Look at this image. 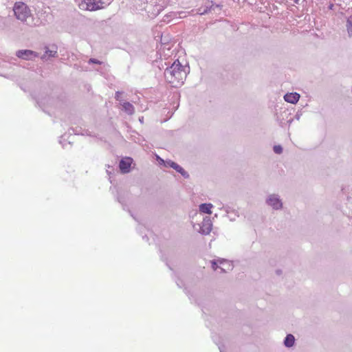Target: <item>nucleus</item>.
I'll list each match as a JSON object with an SVG mask.
<instances>
[{
	"instance_id": "nucleus-1",
	"label": "nucleus",
	"mask_w": 352,
	"mask_h": 352,
	"mask_svg": "<svg viewBox=\"0 0 352 352\" xmlns=\"http://www.w3.org/2000/svg\"><path fill=\"white\" fill-rule=\"evenodd\" d=\"M189 67L186 69L178 60H175L170 66L165 69L164 78L173 87H178L183 85Z\"/></svg>"
},
{
	"instance_id": "nucleus-2",
	"label": "nucleus",
	"mask_w": 352,
	"mask_h": 352,
	"mask_svg": "<svg viewBox=\"0 0 352 352\" xmlns=\"http://www.w3.org/2000/svg\"><path fill=\"white\" fill-rule=\"evenodd\" d=\"M13 11L16 18L23 23H27L28 19L32 17L30 8L23 2H16L13 7Z\"/></svg>"
},
{
	"instance_id": "nucleus-3",
	"label": "nucleus",
	"mask_w": 352,
	"mask_h": 352,
	"mask_svg": "<svg viewBox=\"0 0 352 352\" xmlns=\"http://www.w3.org/2000/svg\"><path fill=\"white\" fill-rule=\"evenodd\" d=\"M266 204L274 210H280L283 208V203L278 194H270L265 199Z\"/></svg>"
},
{
	"instance_id": "nucleus-4",
	"label": "nucleus",
	"mask_w": 352,
	"mask_h": 352,
	"mask_svg": "<svg viewBox=\"0 0 352 352\" xmlns=\"http://www.w3.org/2000/svg\"><path fill=\"white\" fill-rule=\"evenodd\" d=\"M211 266L214 270L220 269L221 272H226L232 269V265L223 258L214 259L211 261Z\"/></svg>"
},
{
	"instance_id": "nucleus-5",
	"label": "nucleus",
	"mask_w": 352,
	"mask_h": 352,
	"mask_svg": "<svg viewBox=\"0 0 352 352\" xmlns=\"http://www.w3.org/2000/svg\"><path fill=\"white\" fill-rule=\"evenodd\" d=\"M81 6L89 11H95L103 8L101 0H83Z\"/></svg>"
},
{
	"instance_id": "nucleus-6",
	"label": "nucleus",
	"mask_w": 352,
	"mask_h": 352,
	"mask_svg": "<svg viewBox=\"0 0 352 352\" xmlns=\"http://www.w3.org/2000/svg\"><path fill=\"white\" fill-rule=\"evenodd\" d=\"M221 6L219 4H214L212 1H207L204 4L197 10V14L199 15H204L212 10H214L215 8H220Z\"/></svg>"
},
{
	"instance_id": "nucleus-7",
	"label": "nucleus",
	"mask_w": 352,
	"mask_h": 352,
	"mask_svg": "<svg viewBox=\"0 0 352 352\" xmlns=\"http://www.w3.org/2000/svg\"><path fill=\"white\" fill-rule=\"evenodd\" d=\"M16 56L21 59L30 60L38 57V54L30 50H20L16 51Z\"/></svg>"
},
{
	"instance_id": "nucleus-8",
	"label": "nucleus",
	"mask_w": 352,
	"mask_h": 352,
	"mask_svg": "<svg viewBox=\"0 0 352 352\" xmlns=\"http://www.w3.org/2000/svg\"><path fill=\"white\" fill-rule=\"evenodd\" d=\"M212 223L210 217H205L203 219L201 224L200 225L199 232L202 234H209L212 230Z\"/></svg>"
},
{
	"instance_id": "nucleus-9",
	"label": "nucleus",
	"mask_w": 352,
	"mask_h": 352,
	"mask_svg": "<svg viewBox=\"0 0 352 352\" xmlns=\"http://www.w3.org/2000/svg\"><path fill=\"white\" fill-rule=\"evenodd\" d=\"M166 166L173 168L177 173H180L185 179L189 178L190 175L181 166L175 162L168 160L166 162Z\"/></svg>"
},
{
	"instance_id": "nucleus-10",
	"label": "nucleus",
	"mask_w": 352,
	"mask_h": 352,
	"mask_svg": "<svg viewBox=\"0 0 352 352\" xmlns=\"http://www.w3.org/2000/svg\"><path fill=\"white\" fill-rule=\"evenodd\" d=\"M132 158L126 157L122 159L119 163V168L122 173H128L130 171L131 165L132 163Z\"/></svg>"
},
{
	"instance_id": "nucleus-11",
	"label": "nucleus",
	"mask_w": 352,
	"mask_h": 352,
	"mask_svg": "<svg viewBox=\"0 0 352 352\" xmlns=\"http://www.w3.org/2000/svg\"><path fill=\"white\" fill-rule=\"evenodd\" d=\"M300 98V94L296 92L287 93L284 96V100L291 104H296Z\"/></svg>"
},
{
	"instance_id": "nucleus-12",
	"label": "nucleus",
	"mask_w": 352,
	"mask_h": 352,
	"mask_svg": "<svg viewBox=\"0 0 352 352\" xmlns=\"http://www.w3.org/2000/svg\"><path fill=\"white\" fill-rule=\"evenodd\" d=\"M47 23H48V21L47 19L41 20L40 19L32 18V21H28L26 24L30 26H40V25H45Z\"/></svg>"
},
{
	"instance_id": "nucleus-13",
	"label": "nucleus",
	"mask_w": 352,
	"mask_h": 352,
	"mask_svg": "<svg viewBox=\"0 0 352 352\" xmlns=\"http://www.w3.org/2000/svg\"><path fill=\"white\" fill-rule=\"evenodd\" d=\"M122 109L128 115H133L135 112L134 107L129 102H124L122 104Z\"/></svg>"
},
{
	"instance_id": "nucleus-14",
	"label": "nucleus",
	"mask_w": 352,
	"mask_h": 352,
	"mask_svg": "<svg viewBox=\"0 0 352 352\" xmlns=\"http://www.w3.org/2000/svg\"><path fill=\"white\" fill-rule=\"evenodd\" d=\"M212 206V204H201L199 205V211L205 214H212L211 208Z\"/></svg>"
},
{
	"instance_id": "nucleus-15",
	"label": "nucleus",
	"mask_w": 352,
	"mask_h": 352,
	"mask_svg": "<svg viewBox=\"0 0 352 352\" xmlns=\"http://www.w3.org/2000/svg\"><path fill=\"white\" fill-rule=\"evenodd\" d=\"M295 342V338L292 334H287L284 340V344L286 347H292Z\"/></svg>"
},
{
	"instance_id": "nucleus-16",
	"label": "nucleus",
	"mask_w": 352,
	"mask_h": 352,
	"mask_svg": "<svg viewBox=\"0 0 352 352\" xmlns=\"http://www.w3.org/2000/svg\"><path fill=\"white\" fill-rule=\"evenodd\" d=\"M56 54V50H49L48 48H47L45 52V54L41 56V59L45 60L47 56H48L49 57H55Z\"/></svg>"
},
{
	"instance_id": "nucleus-17",
	"label": "nucleus",
	"mask_w": 352,
	"mask_h": 352,
	"mask_svg": "<svg viewBox=\"0 0 352 352\" xmlns=\"http://www.w3.org/2000/svg\"><path fill=\"white\" fill-rule=\"evenodd\" d=\"M346 30L349 36H352V16H350L346 20Z\"/></svg>"
},
{
	"instance_id": "nucleus-18",
	"label": "nucleus",
	"mask_w": 352,
	"mask_h": 352,
	"mask_svg": "<svg viewBox=\"0 0 352 352\" xmlns=\"http://www.w3.org/2000/svg\"><path fill=\"white\" fill-rule=\"evenodd\" d=\"M289 115V113H287V111H283V112L280 113V116L282 117V119H280V118L279 117L278 115H277V121L279 122V124L281 126H283L284 125V122H283V120L284 119V117H286L287 118V116Z\"/></svg>"
},
{
	"instance_id": "nucleus-19",
	"label": "nucleus",
	"mask_w": 352,
	"mask_h": 352,
	"mask_svg": "<svg viewBox=\"0 0 352 352\" xmlns=\"http://www.w3.org/2000/svg\"><path fill=\"white\" fill-rule=\"evenodd\" d=\"M273 150L275 153L280 154L283 152V147L280 145H275Z\"/></svg>"
},
{
	"instance_id": "nucleus-20",
	"label": "nucleus",
	"mask_w": 352,
	"mask_h": 352,
	"mask_svg": "<svg viewBox=\"0 0 352 352\" xmlns=\"http://www.w3.org/2000/svg\"><path fill=\"white\" fill-rule=\"evenodd\" d=\"M89 63H94V64H98L100 65L102 63L101 61L96 59V58H90L88 61Z\"/></svg>"
},
{
	"instance_id": "nucleus-21",
	"label": "nucleus",
	"mask_w": 352,
	"mask_h": 352,
	"mask_svg": "<svg viewBox=\"0 0 352 352\" xmlns=\"http://www.w3.org/2000/svg\"><path fill=\"white\" fill-rule=\"evenodd\" d=\"M302 116V113L300 111H298L296 114L295 115V119L296 120H299L300 119V117Z\"/></svg>"
},
{
	"instance_id": "nucleus-22",
	"label": "nucleus",
	"mask_w": 352,
	"mask_h": 352,
	"mask_svg": "<svg viewBox=\"0 0 352 352\" xmlns=\"http://www.w3.org/2000/svg\"><path fill=\"white\" fill-rule=\"evenodd\" d=\"M122 94V93H121V92H120V91H116V92L115 98H116L117 100L120 101V94Z\"/></svg>"
},
{
	"instance_id": "nucleus-23",
	"label": "nucleus",
	"mask_w": 352,
	"mask_h": 352,
	"mask_svg": "<svg viewBox=\"0 0 352 352\" xmlns=\"http://www.w3.org/2000/svg\"><path fill=\"white\" fill-rule=\"evenodd\" d=\"M347 204H350L352 206V193L347 197Z\"/></svg>"
},
{
	"instance_id": "nucleus-24",
	"label": "nucleus",
	"mask_w": 352,
	"mask_h": 352,
	"mask_svg": "<svg viewBox=\"0 0 352 352\" xmlns=\"http://www.w3.org/2000/svg\"><path fill=\"white\" fill-rule=\"evenodd\" d=\"M63 138H64V136L60 137V144H61L63 145V147L64 148L65 146V144H64L63 142Z\"/></svg>"
},
{
	"instance_id": "nucleus-25",
	"label": "nucleus",
	"mask_w": 352,
	"mask_h": 352,
	"mask_svg": "<svg viewBox=\"0 0 352 352\" xmlns=\"http://www.w3.org/2000/svg\"><path fill=\"white\" fill-rule=\"evenodd\" d=\"M287 122V123L289 124V125H290V124H291V123L293 122V118H290V119H289Z\"/></svg>"
},
{
	"instance_id": "nucleus-26",
	"label": "nucleus",
	"mask_w": 352,
	"mask_h": 352,
	"mask_svg": "<svg viewBox=\"0 0 352 352\" xmlns=\"http://www.w3.org/2000/svg\"><path fill=\"white\" fill-rule=\"evenodd\" d=\"M276 273L279 274L280 273V270H277Z\"/></svg>"
},
{
	"instance_id": "nucleus-27",
	"label": "nucleus",
	"mask_w": 352,
	"mask_h": 352,
	"mask_svg": "<svg viewBox=\"0 0 352 352\" xmlns=\"http://www.w3.org/2000/svg\"><path fill=\"white\" fill-rule=\"evenodd\" d=\"M219 348L220 352H223V351L221 349V347H219Z\"/></svg>"
}]
</instances>
